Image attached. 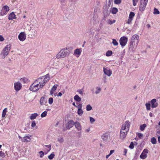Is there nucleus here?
<instances>
[{
	"label": "nucleus",
	"mask_w": 160,
	"mask_h": 160,
	"mask_svg": "<svg viewBox=\"0 0 160 160\" xmlns=\"http://www.w3.org/2000/svg\"><path fill=\"white\" fill-rule=\"evenodd\" d=\"M68 54L67 52V48H64L62 49L57 55L56 58H64Z\"/></svg>",
	"instance_id": "nucleus-1"
},
{
	"label": "nucleus",
	"mask_w": 160,
	"mask_h": 160,
	"mask_svg": "<svg viewBox=\"0 0 160 160\" xmlns=\"http://www.w3.org/2000/svg\"><path fill=\"white\" fill-rule=\"evenodd\" d=\"M139 36L136 34H135L132 36L131 39V42L130 43L129 49H130L131 48H132L131 49H132L133 43H135V41L136 42V45H138V43L139 41Z\"/></svg>",
	"instance_id": "nucleus-2"
},
{
	"label": "nucleus",
	"mask_w": 160,
	"mask_h": 160,
	"mask_svg": "<svg viewBox=\"0 0 160 160\" xmlns=\"http://www.w3.org/2000/svg\"><path fill=\"white\" fill-rule=\"evenodd\" d=\"M42 88H40L38 84L34 81L33 83L30 86L29 90L33 92H37L40 89Z\"/></svg>",
	"instance_id": "nucleus-3"
},
{
	"label": "nucleus",
	"mask_w": 160,
	"mask_h": 160,
	"mask_svg": "<svg viewBox=\"0 0 160 160\" xmlns=\"http://www.w3.org/2000/svg\"><path fill=\"white\" fill-rule=\"evenodd\" d=\"M34 82L38 84L40 88H42L47 82V80L43 79V77H42V78H38Z\"/></svg>",
	"instance_id": "nucleus-4"
},
{
	"label": "nucleus",
	"mask_w": 160,
	"mask_h": 160,
	"mask_svg": "<svg viewBox=\"0 0 160 160\" xmlns=\"http://www.w3.org/2000/svg\"><path fill=\"white\" fill-rule=\"evenodd\" d=\"M11 45H7L3 49L2 51V54L4 56V58L8 55L10 49Z\"/></svg>",
	"instance_id": "nucleus-5"
},
{
	"label": "nucleus",
	"mask_w": 160,
	"mask_h": 160,
	"mask_svg": "<svg viewBox=\"0 0 160 160\" xmlns=\"http://www.w3.org/2000/svg\"><path fill=\"white\" fill-rule=\"evenodd\" d=\"M127 42V38L124 36L122 37L119 40L120 43L122 47H123L126 45Z\"/></svg>",
	"instance_id": "nucleus-6"
},
{
	"label": "nucleus",
	"mask_w": 160,
	"mask_h": 160,
	"mask_svg": "<svg viewBox=\"0 0 160 160\" xmlns=\"http://www.w3.org/2000/svg\"><path fill=\"white\" fill-rule=\"evenodd\" d=\"M14 87L15 90L18 92L21 89L22 87V85L20 82H17L14 83Z\"/></svg>",
	"instance_id": "nucleus-7"
},
{
	"label": "nucleus",
	"mask_w": 160,
	"mask_h": 160,
	"mask_svg": "<svg viewBox=\"0 0 160 160\" xmlns=\"http://www.w3.org/2000/svg\"><path fill=\"white\" fill-rule=\"evenodd\" d=\"M18 38L21 41H24L26 38V36L24 32H20L18 36Z\"/></svg>",
	"instance_id": "nucleus-8"
},
{
	"label": "nucleus",
	"mask_w": 160,
	"mask_h": 160,
	"mask_svg": "<svg viewBox=\"0 0 160 160\" xmlns=\"http://www.w3.org/2000/svg\"><path fill=\"white\" fill-rule=\"evenodd\" d=\"M29 31L30 32L29 34L31 38H33L35 37L37 34V31L35 30H31V29Z\"/></svg>",
	"instance_id": "nucleus-9"
},
{
	"label": "nucleus",
	"mask_w": 160,
	"mask_h": 160,
	"mask_svg": "<svg viewBox=\"0 0 160 160\" xmlns=\"http://www.w3.org/2000/svg\"><path fill=\"white\" fill-rule=\"evenodd\" d=\"M103 72L105 74L108 76H110L112 73V71L110 69H108L105 68H103Z\"/></svg>",
	"instance_id": "nucleus-10"
},
{
	"label": "nucleus",
	"mask_w": 160,
	"mask_h": 160,
	"mask_svg": "<svg viewBox=\"0 0 160 160\" xmlns=\"http://www.w3.org/2000/svg\"><path fill=\"white\" fill-rule=\"evenodd\" d=\"M156 102V99H153L151 100L150 103L151 104L152 108H154L158 106V103Z\"/></svg>",
	"instance_id": "nucleus-11"
},
{
	"label": "nucleus",
	"mask_w": 160,
	"mask_h": 160,
	"mask_svg": "<svg viewBox=\"0 0 160 160\" xmlns=\"http://www.w3.org/2000/svg\"><path fill=\"white\" fill-rule=\"evenodd\" d=\"M127 134V130H125V131H123L122 130L120 131V138L121 139H123L126 137V135Z\"/></svg>",
	"instance_id": "nucleus-12"
},
{
	"label": "nucleus",
	"mask_w": 160,
	"mask_h": 160,
	"mask_svg": "<svg viewBox=\"0 0 160 160\" xmlns=\"http://www.w3.org/2000/svg\"><path fill=\"white\" fill-rule=\"evenodd\" d=\"M74 125L78 131H81L82 129L81 126L79 122H75Z\"/></svg>",
	"instance_id": "nucleus-13"
},
{
	"label": "nucleus",
	"mask_w": 160,
	"mask_h": 160,
	"mask_svg": "<svg viewBox=\"0 0 160 160\" xmlns=\"http://www.w3.org/2000/svg\"><path fill=\"white\" fill-rule=\"evenodd\" d=\"M108 136H109L108 133H106L102 135L101 137L102 138L104 141L107 142L108 139Z\"/></svg>",
	"instance_id": "nucleus-14"
},
{
	"label": "nucleus",
	"mask_w": 160,
	"mask_h": 160,
	"mask_svg": "<svg viewBox=\"0 0 160 160\" xmlns=\"http://www.w3.org/2000/svg\"><path fill=\"white\" fill-rule=\"evenodd\" d=\"M47 101L45 100V98L43 97H41L40 100V104L42 105H45Z\"/></svg>",
	"instance_id": "nucleus-15"
},
{
	"label": "nucleus",
	"mask_w": 160,
	"mask_h": 160,
	"mask_svg": "<svg viewBox=\"0 0 160 160\" xmlns=\"http://www.w3.org/2000/svg\"><path fill=\"white\" fill-rule=\"evenodd\" d=\"M31 139L30 137L28 136H26L24 137L22 140V142H29L30 141Z\"/></svg>",
	"instance_id": "nucleus-16"
},
{
	"label": "nucleus",
	"mask_w": 160,
	"mask_h": 160,
	"mask_svg": "<svg viewBox=\"0 0 160 160\" xmlns=\"http://www.w3.org/2000/svg\"><path fill=\"white\" fill-rule=\"evenodd\" d=\"M146 5L147 4H145L143 3H141L139 6V10L141 11H143L145 9Z\"/></svg>",
	"instance_id": "nucleus-17"
},
{
	"label": "nucleus",
	"mask_w": 160,
	"mask_h": 160,
	"mask_svg": "<svg viewBox=\"0 0 160 160\" xmlns=\"http://www.w3.org/2000/svg\"><path fill=\"white\" fill-rule=\"evenodd\" d=\"M74 124L75 122L72 120L69 121L68 123V128H72L73 126V125H74Z\"/></svg>",
	"instance_id": "nucleus-18"
},
{
	"label": "nucleus",
	"mask_w": 160,
	"mask_h": 160,
	"mask_svg": "<svg viewBox=\"0 0 160 160\" xmlns=\"http://www.w3.org/2000/svg\"><path fill=\"white\" fill-rule=\"evenodd\" d=\"M81 48L77 49L74 51V54L80 55L81 54Z\"/></svg>",
	"instance_id": "nucleus-19"
},
{
	"label": "nucleus",
	"mask_w": 160,
	"mask_h": 160,
	"mask_svg": "<svg viewBox=\"0 0 160 160\" xmlns=\"http://www.w3.org/2000/svg\"><path fill=\"white\" fill-rule=\"evenodd\" d=\"M15 15L13 12H12L8 16V19L9 20H12L15 18Z\"/></svg>",
	"instance_id": "nucleus-20"
},
{
	"label": "nucleus",
	"mask_w": 160,
	"mask_h": 160,
	"mask_svg": "<svg viewBox=\"0 0 160 160\" xmlns=\"http://www.w3.org/2000/svg\"><path fill=\"white\" fill-rule=\"evenodd\" d=\"M75 101L78 102H80L81 101V98L78 95H75L74 97Z\"/></svg>",
	"instance_id": "nucleus-21"
},
{
	"label": "nucleus",
	"mask_w": 160,
	"mask_h": 160,
	"mask_svg": "<svg viewBox=\"0 0 160 160\" xmlns=\"http://www.w3.org/2000/svg\"><path fill=\"white\" fill-rule=\"evenodd\" d=\"M38 116V114L37 113H34L31 115L30 117V119L31 120H33L35 119Z\"/></svg>",
	"instance_id": "nucleus-22"
},
{
	"label": "nucleus",
	"mask_w": 160,
	"mask_h": 160,
	"mask_svg": "<svg viewBox=\"0 0 160 160\" xmlns=\"http://www.w3.org/2000/svg\"><path fill=\"white\" fill-rule=\"evenodd\" d=\"M20 80L21 81V82H22V81L23 82V83H27L28 81V79L27 78H26L25 77L21 78L20 79Z\"/></svg>",
	"instance_id": "nucleus-23"
},
{
	"label": "nucleus",
	"mask_w": 160,
	"mask_h": 160,
	"mask_svg": "<svg viewBox=\"0 0 160 160\" xmlns=\"http://www.w3.org/2000/svg\"><path fill=\"white\" fill-rule=\"evenodd\" d=\"M147 157V155L146 154L142 153L140 155V158L142 159H145Z\"/></svg>",
	"instance_id": "nucleus-24"
},
{
	"label": "nucleus",
	"mask_w": 160,
	"mask_h": 160,
	"mask_svg": "<svg viewBox=\"0 0 160 160\" xmlns=\"http://www.w3.org/2000/svg\"><path fill=\"white\" fill-rule=\"evenodd\" d=\"M124 125L127 128V131H128L129 128L130 126V122L128 121H127L125 122V123L124 124Z\"/></svg>",
	"instance_id": "nucleus-25"
},
{
	"label": "nucleus",
	"mask_w": 160,
	"mask_h": 160,
	"mask_svg": "<svg viewBox=\"0 0 160 160\" xmlns=\"http://www.w3.org/2000/svg\"><path fill=\"white\" fill-rule=\"evenodd\" d=\"M146 127H147V125L145 124H144L140 126V130L142 131H143L144 130L145 128Z\"/></svg>",
	"instance_id": "nucleus-26"
},
{
	"label": "nucleus",
	"mask_w": 160,
	"mask_h": 160,
	"mask_svg": "<svg viewBox=\"0 0 160 160\" xmlns=\"http://www.w3.org/2000/svg\"><path fill=\"white\" fill-rule=\"evenodd\" d=\"M151 142L153 144H156L157 143V140L154 137H152L151 139Z\"/></svg>",
	"instance_id": "nucleus-27"
},
{
	"label": "nucleus",
	"mask_w": 160,
	"mask_h": 160,
	"mask_svg": "<svg viewBox=\"0 0 160 160\" xmlns=\"http://www.w3.org/2000/svg\"><path fill=\"white\" fill-rule=\"evenodd\" d=\"M112 51L108 50L106 52V55L107 56H110L112 55Z\"/></svg>",
	"instance_id": "nucleus-28"
},
{
	"label": "nucleus",
	"mask_w": 160,
	"mask_h": 160,
	"mask_svg": "<svg viewBox=\"0 0 160 160\" xmlns=\"http://www.w3.org/2000/svg\"><path fill=\"white\" fill-rule=\"evenodd\" d=\"M83 112L82 109H78L77 113L78 114L79 116H81Z\"/></svg>",
	"instance_id": "nucleus-29"
},
{
	"label": "nucleus",
	"mask_w": 160,
	"mask_h": 160,
	"mask_svg": "<svg viewBox=\"0 0 160 160\" xmlns=\"http://www.w3.org/2000/svg\"><path fill=\"white\" fill-rule=\"evenodd\" d=\"M121 130H122L125 131V130H127V132L128 131H127V127L125 125H124V124H122Z\"/></svg>",
	"instance_id": "nucleus-30"
},
{
	"label": "nucleus",
	"mask_w": 160,
	"mask_h": 160,
	"mask_svg": "<svg viewBox=\"0 0 160 160\" xmlns=\"http://www.w3.org/2000/svg\"><path fill=\"white\" fill-rule=\"evenodd\" d=\"M118 9L116 8H113L112 10V14H116L118 12Z\"/></svg>",
	"instance_id": "nucleus-31"
},
{
	"label": "nucleus",
	"mask_w": 160,
	"mask_h": 160,
	"mask_svg": "<svg viewBox=\"0 0 160 160\" xmlns=\"http://www.w3.org/2000/svg\"><path fill=\"white\" fill-rule=\"evenodd\" d=\"M7 108H5L3 110L2 114V117L4 118L5 116L6 112H7Z\"/></svg>",
	"instance_id": "nucleus-32"
},
{
	"label": "nucleus",
	"mask_w": 160,
	"mask_h": 160,
	"mask_svg": "<svg viewBox=\"0 0 160 160\" xmlns=\"http://www.w3.org/2000/svg\"><path fill=\"white\" fill-rule=\"evenodd\" d=\"M96 89L97 90L95 91V93L96 94H98L99 93H100V92L101 91V89L100 88L98 87H97L96 88Z\"/></svg>",
	"instance_id": "nucleus-33"
},
{
	"label": "nucleus",
	"mask_w": 160,
	"mask_h": 160,
	"mask_svg": "<svg viewBox=\"0 0 160 160\" xmlns=\"http://www.w3.org/2000/svg\"><path fill=\"white\" fill-rule=\"evenodd\" d=\"M135 14L134 13L132 12H130L129 18L132 19V18L134 16Z\"/></svg>",
	"instance_id": "nucleus-34"
},
{
	"label": "nucleus",
	"mask_w": 160,
	"mask_h": 160,
	"mask_svg": "<svg viewBox=\"0 0 160 160\" xmlns=\"http://www.w3.org/2000/svg\"><path fill=\"white\" fill-rule=\"evenodd\" d=\"M43 77V79L47 80V82L49 80V76L48 74H47L46 75L44 76Z\"/></svg>",
	"instance_id": "nucleus-35"
},
{
	"label": "nucleus",
	"mask_w": 160,
	"mask_h": 160,
	"mask_svg": "<svg viewBox=\"0 0 160 160\" xmlns=\"http://www.w3.org/2000/svg\"><path fill=\"white\" fill-rule=\"evenodd\" d=\"M55 155L52 153L50 155L48 156V158L50 160H52L54 157Z\"/></svg>",
	"instance_id": "nucleus-36"
},
{
	"label": "nucleus",
	"mask_w": 160,
	"mask_h": 160,
	"mask_svg": "<svg viewBox=\"0 0 160 160\" xmlns=\"http://www.w3.org/2000/svg\"><path fill=\"white\" fill-rule=\"evenodd\" d=\"M47 112L46 111L43 112L41 115V116L42 118H44L46 117L47 115Z\"/></svg>",
	"instance_id": "nucleus-37"
},
{
	"label": "nucleus",
	"mask_w": 160,
	"mask_h": 160,
	"mask_svg": "<svg viewBox=\"0 0 160 160\" xmlns=\"http://www.w3.org/2000/svg\"><path fill=\"white\" fill-rule=\"evenodd\" d=\"M92 107L89 105H88L86 106V110L87 111H89L92 109Z\"/></svg>",
	"instance_id": "nucleus-38"
},
{
	"label": "nucleus",
	"mask_w": 160,
	"mask_h": 160,
	"mask_svg": "<svg viewBox=\"0 0 160 160\" xmlns=\"http://www.w3.org/2000/svg\"><path fill=\"white\" fill-rule=\"evenodd\" d=\"M45 147H47L48 148V149H47V152H49L51 150V145H46L45 146Z\"/></svg>",
	"instance_id": "nucleus-39"
},
{
	"label": "nucleus",
	"mask_w": 160,
	"mask_h": 160,
	"mask_svg": "<svg viewBox=\"0 0 160 160\" xmlns=\"http://www.w3.org/2000/svg\"><path fill=\"white\" fill-rule=\"evenodd\" d=\"M147 109L148 110H150V109L151 104L150 103H146L145 104Z\"/></svg>",
	"instance_id": "nucleus-40"
},
{
	"label": "nucleus",
	"mask_w": 160,
	"mask_h": 160,
	"mask_svg": "<svg viewBox=\"0 0 160 160\" xmlns=\"http://www.w3.org/2000/svg\"><path fill=\"white\" fill-rule=\"evenodd\" d=\"M153 13L154 14H158L159 13V12L157 9L155 8L154 9Z\"/></svg>",
	"instance_id": "nucleus-41"
},
{
	"label": "nucleus",
	"mask_w": 160,
	"mask_h": 160,
	"mask_svg": "<svg viewBox=\"0 0 160 160\" xmlns=\"http://www.w3.org/2000/svg\"><path fill=\"white\" fill-rule=\"evenodd\" d=\"M112 43L113 45L114 46H117L118 44V42L116 40L114 39H113L112 40Z\"/></svg>",
	"instance_id": "nucleus-42"
},
{
	"label": "nucleus",
	"mask_w": 160,
	"mask_h": 160,
	"mask_svg": "<svg viewBox=\"0 0 160 160\" xmlns=\"http://www.w3.org/2000/svg\"><path fill=\"white\" fill-rule=\"evenodd\" d=\"M3 9L5 10L6 12H8L9 11V8L6 5L3 7Z\"/></svg>",
	"instance_id": "nucleus-43"
},
{
	"label": "nucleus",
	"mask_w": 160,
	"mask_h": 160,
	"mask_svg": "<svg viewBox=\"0 0 160 160\" xmlns=\"http://www.w3.org/2000/svg\"><path fill=\"white\" fill-rule=\"evenodd\" d=\"M66 0H59V1L62 5L64 6L66 4Z\"/></svg>",
	"instance_id": "nucleus-44"
},
{
	"label": "nucleus",
	"mask_w": 160,
	"mask_h": 160,
	"mask_svg": "<svg viewBox=\"0 0 160 160\" xmlns=\"http://www.w3.org/2000/svg\"><path fill=\"white\" fill-rule=\"evenodd\" d=\"M57 86L58 85L55 84L52 87V88L51 89L52 90V92H54L56 90Z\"/></svg>",
	"instance_id": "nucleus-45"
},
{
	"label": "nucleus",
	"mask_w": 160,
	"mask_h": 160,
	"mask_svg": "<svg viewBox=\"0 0 160 160\" xmlns=\"http://www.w3.org/2000/svg\"><path fill=\"white\" fill-rule=\"evenodd\" d=\"M38 153L40 154V158H42L44 155V153L42 151H40Z\"/></svg>",
	"instance_id": "nucleus-46"
},
{
	"label": "nucleus",
	"mask_w": 160,
	"mask_h": 160,
	"mask_svg": "<svg viewBox=\"0 0 160 160\" xmlns=\"http://www.w3.org/2000/svg\"><path fill=\"white\" fill-rule=\"evenodd\" d=\"M58 141L60 143H62L63 142L64 140L63 138L62 137L59 138L58 139Z\"/></svg>",
	"instance_id": "nucleus-47"
},
{
	"label": "nucleus",
	"mask_w": 160,
	"mask_h": 160,
	"mask_svg": "<svg viewBox=\"0 0 160 160\" xmlns=\"http://www.w3.org/2000/svg\"><path fill=\"white\" fill-rule=\"evenodd\" d=\"M116 22V20H114L113 21H111L110 20H108V23L110 25L112 24L113 23H115Z\"/></svg>",
	"instance_id": "nucleus-48"
},
{
	"label": "nucleus",
	"mask_w": 160,
	"mask_h": 160,
	"mask_svg": "<svg viewBox=\"0 0 160 160\" xmlns=\"http://www.w3.org/2000/svg\"><path fill=\"white\" fill-rule=\"evenodd\" d=\"M53 102V98H49L48 100V102L49 103L51 104Z\"/></svg>",
	"instance_id": "nucleus-49"
},
{
	"label": "nucleus",
	"mask_w": 160,
	"mask_h": 160,
	"mask_svg": "<svg viewBox=\"0 0 160 160\" xmlns=\"http://www.w3.org/2000/svg\"><path fill=\"white\" fill-rule=\"evenodd\" d=\"M129 148H131L132 149L134 147V143H133V142H131L129 146Z\"/></svg>",
	"instance_id": "nucleus-50"
},
{
	"label": "nucleus",
	"mask_w": 160,
	"mask_h": 160,
	"mask_svg": "<svg viewBox=\"0 0 160 160\" xmlns=\"http://www.w3.org/2000/svg\"><path fill=\"white\" fill-rule=\"evenodd\" d=\"M90 122L91 123H92L93 122H95V120L93 118L90 117Z\"/></svg>",
	"instance_id": "nucleus-51"
},
{
	"label": "nucleus",
	"mask_w": 160,
	"mask_h": 160,
	"mask_svg": "<svg viewBox=\"0 0 160 160\" xmlns=\"http://www.w3.org/2000/svg\"><path fill=\"white\" fill-rule=\"evenodd\" d=\"M115 3L116 4H118L121 3V0H115L114 1Z\"/></svg>",
	"instance_id": "nucleus-52"
},
{
	"label": "nucleus",
	"mask_w": 160,
	"mask_h": 160,
	"mask_svg": "<svg viewBox=\"0 0 160 160\" xmlns=\"http://www.w3.org/2000/svg\"><path fill=\"white\" fill-rule=\"evenodd\" d=\"M82 104L80 103L78 106H77L76 107L78 108V109H82Z\"/></svg>",
	"instance_id": "nucleus-53"
},
{
	"label": "nucleus",
	"mask_w": 160,
	"mask_h": 160,
	"mask_svg": "<svg viewBox=\"0 0 160 160\" xmlns=\"http://www.w3.org/2000/svg\"><path fill=\"white\" fill-rule=\"evenodd\" d=\"M132 20V19L129 18L128 19V20L127 21L126 23H128V24H130L131 23Z\"/></svg>",
	"instance_id": "nucleus-54"
},
{
	"label": "nucleus",
	"mask_w": 160,
	"mask_h": 160,
	"mask_svg": "<svg viewBox=\"0 0 160 160\" xmlns=\"http://www.w3.org/2000/svg\"><path fill=\"white\" fill-rule=\"evenodd\" d=\"M0 155L1 157L3 158L5 157V155L4 153L2 151H0Z\"/></svg>",
	"instance_id": "nucleus-55"
},
{
	"label": "nucleus",
	"mask_w": 160,
	"mask_h": 160,
	"mask_svg": "<svg viewBox=\"0 0 160 160\" xmlns=\"http://www.w3.org/2000/svg\"><path fill=\"white\" fill-rule=\"evenodd\" d=\"M36 122L35 121H33L32 122L31 126L32 128H34L36 126Z\"/></svg>",
	"instance_id": "nucleus-56"
},
{
	"label": "nucleus",
	"mask_w": 160,
	"mask_h": 160,
	"mask_svg": "<svg viewBox=\"0 0 160 160\" xmlns=\"http://www.w3.org/2000/svg\"><path fill=\"white\" fill-rule=\"evenodd\" d=\"M78 134V138H81L82 136V132H79L77 133Z\"/></svg>",
	"instance_id": "nucleus-57"
},
{
	"label": "nucleus",
	"mask_w": 160,
	"mask_h": 160,
	"mask_svg": "<svg viewBox=\"0 0 160 160\" xmlns=\"http://www.w3.org/2000/svg\"><path fill=\"white\" fill-rule=\"evenodd\" d=\"M102 80L103 81V82L104 83H106L107 82V77L106 76H105L103 78H102Z\"/></svg>",
	"instance_id": "nucleus-58"
},
{
	"label": "nucleus",
	"mask_w": 160,
	"mask_h": 160,
	"mask_svg": "<svg viewBox=\"0 0 160 160\" xmlns=\"http://www.w3.org/2000/svg\"><path fill=\"white\" fill-rule=\"evenodd\" d=\"M143 135L141 133H138V136L140 138H142L143 137Z\"/></svg>",
	"instance_id": "nucleus-59"
},
{
	"label": "nucleus",
	"mask_w": 160,
	"mask_h": 160,
	"mask_svg": "<svg viewBox=\"0 0 160 160\" xmlns=\"http://www.w3.org/2000/svg\"><path fill=\"white\" fill-rule=\"evenodd\" d=\"M148 150L146 149H144V150H143V151L142 153L147 154V153H148Z\"/></svg>",
	"instance_id": "nucleus-60"
},
{
	"label": "nucleus",
	"mask_w": 160,
	"mask_h": 160,
	"mask_svg": "<svg viewBox=\"0 0 160 160\" xmlns=\"http://www.w3.org/2000/svg\"><path fill=\"white\" fill-rule=\"evenodd\" d=\"M138 0H132L133 5L134 6H135L136 5V2H137Z\"/></svg>",
	"instance_id": "nucleus-61"
},
{
	"label": "nucleus",
	"mask_w": 160,
	"mask_h": 160,
	"mask_svg": "<svg viewBox=\"0 0 160 160\" xmlns=\"http://www.w3.org/2000/svg\"><path fill=\"white\" fill-rule=\"evenodd\" d=\"M127 151H128L127 149H124V151L123 152L124 153L123 155H125V156L126 155V153L127 152Z\"/></svg>",
	"instance_id": "nucleus-62"
},
{
	"label": "nucleus",
	"mask_w": 160,
	"mask_h": 160,
	"mask_svg": "<svg viewBox=\"0 0 160 160\" xmlns=\"http://www.w3.org/2000/svg\"><path fill=\"white\" fill-rule=\"evenodd\" d=\"M78 92L81 95L83 94V92L81 90H78Z\"/></svg>",
	"instance_id": "nucleus-63"
},
{
	"label": "nucleus",
	"mask_w": 160,
	"mask_h": 160,
	"mask_svg": "<svg viewBox=\"0 0 160 160\" xmlns=\"http://www.w3.org/2000/svg\"><path fill=\"white\" fill-rule=\"evenodd\" d=\"M4 40V39L2 36L1 35H0V41H3Z\"/></svg>",
	"instance_id": "nucleus-64"
}]
</instances>
